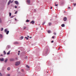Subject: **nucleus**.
Wrapping results in <instances>:
<instances>
[{
  "label": "nucleus",
  "mask_w": 76,
  "mask_h": 76,
  "mask_svg": "<svg viewBox=\"0 0 76 76\" xmlns=\"http://www.w3.org/2000/svg\"><path fill=\"white\" fill-rule=\"evenodd\" d=\"M73 5H74V6H76V3L73 4Z\"/></svg>",
  "instance_id": "nucleus-28"
},
{
  "label": "nucleus",
  "mask_w": 76,
  "mask_h": 76,
  "mask_svg": "<svg viewBox=\"0 0 76 76\" xmlns=\"http://www.w3.org/2000/svg\"><path fill=\"white\" fill-rule=\"evenodd\" d=\"M45 22H43L42 23V25H44L45 24Z\"/></svg>",
  "instance_id": "nucleus-25"
},
{
  "label": "nucleus",
  "mask_w": 76,
  "mask_h": 76,
  "mask_svg": "<svg viewBox=\"0 0 76 76\" xmlns=\"http://www.w3.org/2000/svg\"><path fill=\"white\" fill-rule=\"evenodd\" d=\"M25 58H26H26H28V57L26 56Z\"/></svg>",
  "instance_id": "nucleus-37"
},
{
  "label": "nucleus",
  "mask_w": 76,
  "mask_h": 76,
  "mask_svg": "<svg viewBox=\"0 0 76 76\" xmlns=\"http://www.w3.org/2000/svg\"><path fill=\"white\" fill-rule=\"evenodd\" d=\"M11 15H12V13L10 12H9V16H11Z\"/></svg>",
  "instance_id": "nucleus-21"
},
{
  "label": "nucleus",
  "mask_w": 76,
  "mask_h": 76,
  "mask_svg": "<svg viewBox=\"0 0 76 76\" xmlns=\"http://www.w3.org/2000/svg\"><path fill=\"white\" fill-rule=\"evenodd\" d=\"M23 36H22L20 37V39L21 40L22 39H23Z\"/></svg>",
  "instance_id": "nucleus-10"
},
{
  "label": "nucleus",
  "mask_w": 76,
  "mask_h": 76,
  "mask_svg": "<svg viewBox=\"0 0 76 76\" xmlns=\"http://www.w3.org/2000/svg\"><path fill=\"white\" fill-rule=\"evenodd\" d=\"M26 28V27L24 26L23 27V29H25Z\"/></svg>",
  "instance_id": "nucleus-23"
},
{
  "label": "nucleus",
  "mask_w": 76,
  "mask_h": 76,
  "mask_svg": "<svg viewBox=\"0 0 76 76\" xmlns=\"http://www.w3.org/2000/svg\"><path fill=\"white\" fill-rule=\"evenodd\" d=\"M0 76H2V75L1 73H0Z\"/></svg>",
  "instance_id": "nucleus-32"
},
{
  "label": "nucleus",
  "mask_w": 76,
  "mask_h": 76,
  "mask_svg": "<svg viewBox=\"0 0 76 76\" xmlns=\"http://www.w3.org/2000/svg\"><path fill=\"white\" fill-rule=\"evenodd\" d=\"M14 17V16H12L11 17V18H13Z\"/></svg>",
  "instance_id": "nucleus-35"
},
{
  "label": "nucleus",
  "mask_w": 76,
  "mask_h": 76,
  "mask_svg": "<svg viewBox=\"0 0 76 76\" xmlns=\"http://www.w3.org/2000/svg\"><path fill=\"white\" fill-rule=\"evenodd\" d=\"M7 60H8V59H6L4 61L5 63H7Z\"/></svg>",
  "instance_id": "nucleus-11"
},
{
  "label": "nucleus",
  "mask_w": 76,
  "mask_h": 76,
  "mask_svg": "<svg viewBox=\"0 0 76 76\" xmlns=\"http://www.w3.org/2000/svg\"><path fill=\"white\" fill-rule=\"evenodd\" d=\"M54 35H56V33H54Z\"/></svg>",
  "instance_id": "nucleus-38"
},
{
  "label": "nucleus",
  "mask_w": 76,
  "mask_h": 76,
  "mask_svg": "<svg viewBox=\"0 0 76 76\" xmlns=\"http://www.w3.org/2000/svg\"><path fill=\"white\" fill-rule=\"evenodd\" d=\"M61 26L62 27H64V24H62L61 25Z\"/></svg>",
  "instance_id": "nucleus-15"
},
{
  "label": "nucleus",
  "mask_w": 76,
  "mask_h": 76,
  "mask_svg": "<svg viewBox=\"0 0 76 76\" xmlns=\"http://www.w3.org/2000/svg\"><path fill=\"white\" fill-rule=\"evenodd\" d=\"M30 38H32V37H30Z\"/></svg>",
  "instance_id": "nucleus-45"
},
{
  "label": "nucleus",
  "mask_w": 76,
  "mask_h": 76,
  "mask_svg": "<svg viewBox=\"0 0 76 76\" xmlns=\"http://www.w3.org/2000/svg\"><path fill=\"white\" fill-rule=\"evenodd\" d=\"M30 23H32V24H34V23H35V22H34V21L32 20L30 22Z\"/></svg>",
  "instance_id": "nucleus-8"
},
{
  "label": "nucleus",
  "mask_w": 76,
  "mask_h": 76,
  "mask_svg": "<svg viewBox=\"0 0 76 76\" xmlns=\"http://www.w3.org/2000/svg\"><path fill=\"white\" fill-rule=\"evenodd\" d=\"M21 71L22 72H23V69H22Z\"/></svg>",
  "instance_id": "nucleus-41"
},
{
  "label": "nucleus",
  "mask_w": 76,
  "mask_h": 76,
  "mask_svg": "<svg viewBox=\"0 0 76 76\" xmlns=\"http://www.w3.org/2000/svg\"><path fill=\"white\" fill-rule=\"evenodd\" d=\"M2 38V35L1 34H0V39Z\"/></svg>",
  "instance_id": "nucleus-17"
},
{
  "label": "nucleus",
  "mask_w": 76,
  "mask_h": 76,
  "mask_svg": "<svg viewBox=\"0 0 76 76\" xmlns=\"http://www.w3.org/2000/svg\"><path fill=\"white\" fill-rule=\"evenodd\" d=\"M52 8H53V7H51L50 8V9H52Z\"/></svg>",
  "instance_id": "nucleus-36"
},
{
  "label": "nucleus",
  "mask_w": 76,
  "mask_h": 76,
  "mask_svg": "<svg viewBox=\"0 0 76 76\" xmlns=\"http://www.w3.org/2000/svg\"><path fill=\"white\" fill-rule=\"evenodd\" d=\"M15 20H16V19L15 18Z\"/></svg>",
  "instance_id": "nucleus-49"
},
{
  "label": "nucleus",
  "mask_w": 76,
  "mask_h": 76,
  "mask_svg": "<svg viewBox=\"0 0 76 76\" xmlns=\"http://www.w3.org/2000/svg\"><path fill=\"white\" fill-rule=\"evenodd\" d=\"M7 70L8 71L10 70V67H8L7 68Z\"/></svg>",
  "instance_id": "nucleus-13"
},
{
  "label": "nucleus",
  "mask_w": 76,
  "mask_h": 76,
  "mask_svg": "<svg viewBox=\"0 0 76 76\" xmlns=\"http://www.w3.org/2000/svg\"><path fill=\"white\" fill-rule=\"evenodd\" d=\"M26 66L27 67V68H29V66H28V65Z\"/></svg>",
  "instance_id": "nucleus-29"
},
{
  "label": "nucleus",
  "mask_w": 76,
  "mask_h": 76,
  "mask_svg": "<svg viewBox=\"0 0 76 76\" xmlns=\"http://www.w3.org/2000/svg\"><path fill=\"white\" fill-rule=\"evenodd\" d=\"M11 2V1L10 0V1H9V2L8 3V5H9V4H10V2Z\"/></svg>",
  "instance_id": "nucleus-16"
},
{
  "label": "nucleus",
  "mask_w": 76,
  "mask_h": 76,
  "mask_svg": "<svg viewBox=\"0 0 76 76\" xmlns=\"http://www.w3.org/2000/svg\"><path fill=\"white\" fill-rule=\"evenodd\" d=\"M27 2L28 4H30V0H27Z\"/></svg>",
  "instance_id": "nucleus-9"
},
{
  "label": "nucleus",
  "mask_w": 76,
  "mask_h": 76,
  "mask_svg": "<svg viewBox=\"0 0 76 76\" xmlns=\"http://www.w3.org/2000/svg\"><path fill=\"white\" fill-rule=\"evenodd\" d=\"M14 44H18V42H15L14 43Z\"/></svg>",
  "instance_id": "nucleus-33"
},
{
  "label": "nucleus",
  "mask_w": 76,
  "mask_h": 76,
  "mask_svg": "<svg viewBox=\"0 0 76 76\" xmlns=\"http://www.w3.org/2000/svg\"><path fill=\"white\" fill-rule=\"evenodd\" d=\"M54 5L55 6L57 7L58 6V3L57 2H56L55 3Z\"/></svg>",
  "instance_id": "nucleus-3"
},
{
  "label": "nucleus",
  "mask_w": 76,
  "mask_h": 76,
  "mask_svg": "<svg viewBox=\"0 0 76 76\" xmlns=\"http://www.w3.org/2000/svg\"><path fill=\"white\" fill-rule=\"evenodd\" d=\"M49 26H50L51 25V23H49Z\"/></svg>",
  "instance_id": "nucleus-24"
},
{
  "label": "nucleus",
  "mask_w": 76,
  "mask_h": 76,
  "mask_svg": "<svg viewBox=\"0 0 76 76\" xmlns=\"http://www.w3.org/2000/svg\"><path fill=\"white\" fill-rule=\"evenodd\" d=\"M18 56H19V53H18Z\"/></svg>",
  "instance_id": "nucleus-40"
},
{
  "label": "nucleus",
  "mask_w": 76,
  "mask_h": 76,
  "mask_svg": "<svg viewBox=\"0 0 76 76\" xmlns=\"http://www.w3.org/2000/svg\"><path fill=\"white\" fill-rule=\"evenodd\" d=\"M17 13H18V11H16L15 13V14H16Z\"/></svg>",
  "instance_id": "nucleus-31"
},
{
  "label": "nucleus",
  "mask_w": 76,
  "mask_h": 76,
  "mask_svg": "<svg viewBox=\"0 0 76 76\" xmlns=\"http://www.w3.org/2000/svg\"><path fill=\"white\" fill-rule=\"evenodd\" d=\"M10 61H14V59L13 58H11L10 59Z\"/></svg>",
  "instance_id": "nucleus-4"
},
{
  "label": "nucleus",
  "mask_w": 76,
  "mask_h": 76,
  "mask_svg": "<svg viewBox=\"0 0 76 76\" xmlns=\"http://www.w3.org/2000/svg\"><path fill=\"white\" fill-rule=\"evenodd\" d=\"M42 29H41V30H42Z\"/></svg>",
  "instance_id": "nucleus-50"
},
{
  "label": "nucleus",
  "mask_w": 76,
  "mask_h": 76,
  "mask_svg": "<svg viewBox=\"0 0 76 76\" xmlns=\"http://www.w3.org/2000/svg\"><path fill=\"white\" fill-rule=\"evenodd\" d=\"M27 37H28V38H29V36H27Z\"/></svg>",
  "instance_id": "nucleus-44"
},
{
  "label": "nucleus",
  "mask_w": 76,
  "mask_h": 76,
  "mask_svg": "<svg viewBox=\"0 0 76 76\" xmlns=\"http://www.w3.org/2000/svg\"><path fill=\"white\" fill-rule=\"evenodd\" d=\"M10 50L8 52H7V55L10 54Z\"/></svg>",
  "instance_id": "nucleus-12"
},
{
  "label": "nucleus",
  "mask_w": 76,
  "mask_h": 76,
  "mask_svg": "<svg viewBox=\"0 0 76 76\" xmlns=\"http://www.w3.org/2000/svg\"><path fill=\"white\" fill-rule=\"evenodd\" d=\"M20 61H17L15 63V66H19V64H20Z\"/></svg>",
  "instance_id": "nucleus-1"
},
{
  "label": "nucleus",
  "mask_w": 76,
  "mask_h": 76,
  "mask_svg": "<svg viewBox=\"0 0 76 76\" xmlns=\"http://www.w3.org/2000/svg\"><path fill=\"white\" fill-rule=\"evenodd\" d=\"M20 51H18V53H20Z\"/></svg>",
  "instance_id": "nucleus-46"
},
{
  "label": "nucleus",
  "mask_w": 76,
  "mask_h": 76,
  "mask_svg": "<svg viewBox=\"0 0 76 76\" xmlns=\"http://www.w3.org/2000/svg\"><path fill=\"white\" fill-rule=\"evenodd\" d=\"M27 40L28 39V38L26 37L25 38Z\"/></svg>",
  "instance_id": "nucleus-30"
},
{
  "label": "nucleus",
  "mask_w": 76,
  "mask_h": 76,
  "mask_svg": "<svg viewBox=\"0 0 76 76\" xmlns=\"http://www.w3.org/2000/svg\"><path fill=\"white\" fill-rule=\"evenodd\" d=\"M66 20H67V18L66 17H64V21H66Z\"/></svg>",
  "instance_id": "nucleus-6"
},
{
  "label": "nucleus",
  "mask_w": 76,
  "mask_h": 76,
  "mask_svg": "<svg viewBox=\"0 0 76 76\" xmlns=\"http://www.w3.org/2000/svg\"><path fill=\"white\" fill-rule=\"evenodd\" d=\"M1 56H3V54H1Z\"/></svg>",
  "instance_id": "nucleus-43"
},
{
  "label": "nucleus",
  "mask_w": 76,
  "mask_h": 76,
  "mask_svg": "<svg viewBox=\"0 0 76 76\" xmlns=\"http://www.w3.org/2000/svg\"><path fill=\"white\" fill-rule=\"evenodd\" d=\"M15 3L16 4H19V3L17 1H15Z\"/></svg>",
  "instance_id": "nucleus-7"
},
{
  "label": "nucleus",
  "mask_w": 76,
  "mask_h": 76,
  "mask_svg": "<svg viewBox=\"0 0 76 76\" xmlns=\"http://www.w3.org/2000/svg\"><path fill=\"white\" fill-rule=\"evenodd\" d=\"M4 53L5 54H6V51H4Z\"/></svg>",
  "instance_id": "nucleus-27"
},
{
  "label": "nucleus",
  "mask_w": 76,
  "mask_h": 76,
  "mask_svg": "<svg viewBox=\"0 0 76 76\" xmlns=\"http://www.w3.org/2000/svg\"><path fill=\"white\" fill-rule=\"evenodd\" d=\"M7 48H10V46L9 45H8L7 46Z\"/></svg>",
  "instance_id": "nucleus-14"
},
{
  "label": "nucleus",
  "mask_w": 76,
  "mask_h": 76,
  "mask_svg": "<svg viewBox=\"0 0 76 76\" xmlns=\"http://www.w3.org/2000/svg\"><path fill=\"white\" fill-rule=\"evenodd\" d=\"M60 50V48H59V49H58V50Z\"/></svg>",
  "instance_id": "nucleus-48"
},
{
  "label": "nucleus",
  "mask_w": 76,
  "mask_h": 76,
  "mask_svg": "<svg viewBox=\"0 0 76 76\" xmlns=\"http://www.w3.org/2000/svg\"><path fill=\"white\" fill-rule=\"evenodd\" d=\"M4 32L6 33L7 35H8L9 33V31H7V29H5L4 30Z\"/></svg>",
  "instance_id": "nucleus-2"
},
{
  "label": "nucleus",
  "mask_w": 76,
  "mask_h": 76,
  "mask_svg": "<svg viewBox=\"0 0 76 76\" xmlns=\"http://www.w3.org/2000/svg\"><path fill=\"white\" fill-rule=\"evenodd\" d=\"M48 33H49V34H50V33H51V31H50V30H48Z\"/></svg>",
  "instance_id": "nucleus-20"
},
{
  "label": "nucleus",
  "mask_w": 76,
  "mask_h": 76,
  "mask_svg": "<svg viewBox=\"0 0 76 76\" xmlns=\"http://www.w3.org/2000/svg\"><path fill=\"white\" fill-rule=\"evenodd\" d=\"M3 31V28H1V31Z\"/></svg>",
  "instance_id": "nucleus-22"
},
{
  "label": "nucleus",
  "mask_w": 76,
  "mask_h": 76,
  "mask_svg": "<svg viewBox=\"0 0 76 76\" xmlns=\"http://www.w3.org/2000/svg\"><path fill=\"white\" fill-rule=\"evenodd\" d=\"M51 42L52 43H53V42H54V41L53 40Z\"/></svg>",
  "instance_id": "nucleus-34"
},
{
  "label": "nucleus",
  "mask_w": 76,
  "mask_h": 76,
  "mask_svg": "<svg viewBox=\"0 0 76 76\" xmlns=\"http://www.w3.org/2000/svg\"><path fill=\"white\" fill-rule=\"evenodd\" d=\"M26 22H29V20H26Z\"/></svg>",
  "instance_id": "nucleus-18"
},
{
  "label": "nucleus",
  "mask_w": 76,
  "mask_h": 76,
  "mask_svg": "<svg viewBox=\"0 0 76 76\" xmlns=\"http://www.w3.org/2000/svg\"><path fill=\"white\" fill-rule=\"evenodd\" d=\"M15 8H17V6H15Z\"/></svg>",
  "instance_id": "nucleus-42"
},
{
  "label": "nucleus",
  "mask_w": 76,
  "mask_h": 76,
  "mask_svg": "<svg viewBox=\"0 0 76 76\" xmlns=\"http://www.w3.org/2000/svg\"><path fill=\"white\" fill-rule=\"evenodd\" d=\"M52 38H54V36H53L52 37Z\"/></svg>",
  "instance_id": "nucleus-39"
},
{
  "label": "nucleus",
  "mask_w": 76,
  "mask_h": 76,
  "mask_svg": "<svg viewBox=\"0 0 76 76\" xmlns=\"http://www.w3.org/2000/svg\"><path fill=\"white\" fill-rule=\"evenodd\" d=\"M70 7H68V9H70Z\"/></svg>",
  "instance_id": "nucleus-47"
},
{
  "label": "nucleus",
  "mask_w": 76,
  "mask_h": 76,
  "mask_svg": "<svg viewBox=\"0 0 76 76\" xmlns=\"http://www.w3.org/2000/svg\"><path fill=\"white\" fill-rule=\"evenodd\" d=\"M6 76H10V74H7L6 75Z\"/></svg>",
  "instance_id": "nucleus-19"
},
{
  "label": "nucleus",
  "mask_w": 76,
  "mask_h": 76,
  "mask_svg": "<svg viewBox=\"0 0 76 76\" xmlns=\"http://www.w3.org/2000/svg\"><path fill=\"white\" fill-rule=\"evenodd\" d=\"M1 61H3L4 60V58H1L0 59Z\"/></svg>",
  "instance_id": "nucleus-5"
},
{
  "label": "nucleus",
  "mask_w": 76,
  "mask_h": 76,
  "mask_svg": "<svg viewBox=\"0 0 76 76\" xmlns=\"http://www.w3.org/2000/svg\"><path fill=\"white\" fill-rule=\"evenodd\" d=\"M0 23H2V21H1V20H0Z\"/></svg>",
  "instance_id": "nucleus-26"
}]
</instances>
